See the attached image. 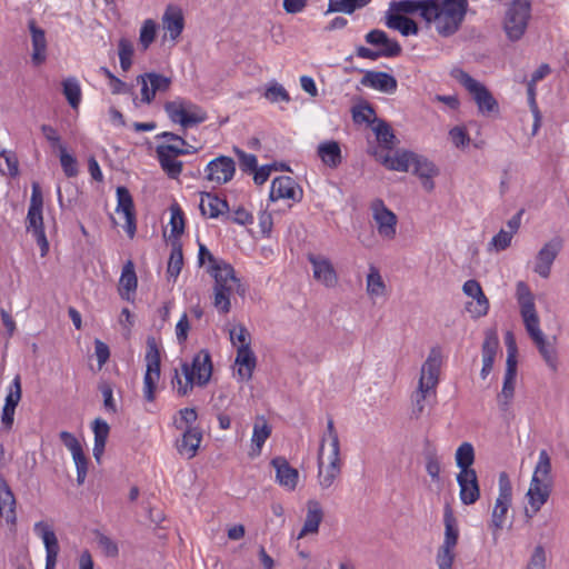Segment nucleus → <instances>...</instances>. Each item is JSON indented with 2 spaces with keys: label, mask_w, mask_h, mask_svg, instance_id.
Instances as JSON below:
<instances>
[{
  "label": "nucleus",
  "mask_w": 569,
  "mask_h": 569,
  "mask_svg": "<svg viewBox=\"0 0 569 569\" xmlns=\"http://www.w3.org/2000/svg\"><path fill=\"white\" fill-rule=\"evenodd\" d=\"M430 13L426 14L427 26L433 24L436 31L442 37L455 34L467 13V0H430Z\"/></svg>",
  "instance_id": "1"
},
{
  "label": "nucleus",
  "mask_w": 569,
  "mask_h": 569,
  "mask_svg": "<svg viewBox=\"0 0 569 569\" xmlns=\"http://www.w3.org/2000/svg\"><path fill=\"white\" fill-rule=\"evenodd\" d=\"M441 361V350L437 347L432 348L421 367L418 388L412 395V416L415 418H419L422 415L425 401L431 396L436 397Z\"/></svg>",
  "instance_id": "2"
},
{
  "label": "nucleus",
  "mask_w": 569,
  "mask_h": 569,
  "mask_svg": "<svg viewBox=\"0 0 569 569\" xmlns=\"http://www.w3.org/2000/svg\"><path fill=\"white\" fill-rule=\"evenodd\" d=\"M211 276L214 279L212 305L220 315H227L231 310V298L234 293L244 296L246 289L231 264H220Z\"/></svg>",
  "instance_id": "3"
},
{
  "label": "nucleus",
  "mask_w": 569,
  "mask_h": 569,
  "mask_svg": "<svg viewBox=\"0 0 569 569\" xmlns=\"http://www.w3.org/2000/svg\"><path fill=\"white\" fill-rule=\"evenodd\" d=\"M552 483L551 459L546 450H541L527 492L528 503L533 513L548 501Z\"/></svg>",
  "instance_id": "4"
},
{
  "label": "nucleus",
  "mask_w": 569,
  "mask_h": 569,
  "mask_svg": "<svg viewBox=\"0 0 569 569\" xmlns=\"http://www.w3.org/2000/svg\"><path fill=\"white\" fill-rule=\"evenodd\" d=\"M367 43L379 47L378 50H372L363 46L356 48V54L361 59L377 60L383 58H395L401 54L402 48L396 39H390L388 34L380 29H373L365 36Z\"/></svg>",
  "instance_id": "5"
},
{
  "label": "nucleus",
  "mask_w": 569,
  "mask_h": 569,
  "mask_svg": "<svg viewBox=\"0 0 569 569\" xmlns=\"http://www.w3.org/2000/svg\"><path fill=\"white\" fill-rule=\"evenodd\" d=\"M181 372L186 378V387L182 393H189L194 386L204 387L212 376L211 356L207 350L199 351L191 363L182 362Z\"/></svg>",
  "instance_id": "6"
},
{
  "label": "nucleus",
  "mask_w": 569,
  "mask_h": 569,
  "mask_svg": "<svg viewBox=\"0 0 569 569\" xmlns=\"http://www.w3.org/2000/svg\"><path fill=\"white\" fill-rule=\"evenodd\" d=\"M43 197L38 183L32 184V192L30 204L27 214V231L32 232L36 241L41 250V256L44 257L49 251V242L46 237L43 226Z\"/></svg>",
  "instance_id": "7"
},
{
  "label": "nucleus",
  "mask_w": 569,
  "mask_h": 569,
  "mask_svg": "<svg viewBox=\"0 0 569 569\" xmlns=\"http://www.w3.org/2000/svg\"><path fill=\"white\" fill-rule=\"evenodd\" d=\"M530 16V0H512L503 18V30L510 41H518L522 38Z\"/></svg>",
  "instance_id": "8"
},
{
  "label": "nucleus",
  "mask_w": 569,
  "mask_h": 569,
  "mask_svg": "<svg viewBox=\"0 0 569 569\" xmlns=\"http://www.w3.org/2000/svg\"><path fill=\"white\" fill-rule=\"evenodd\" d=\"M164 111L173 123H179L184 129L200 124L208 118L201 107L182 98L166 102Z\"/></svg>",
  "instance_id": "9"
},
{
  "label": "nucleus",
  "mask_w": 569,
  "mask_h": 569,
  "mask_svg": "<svg viewBox=\"0 0 569 569\" xmlns=\"http://www.w3.org/2000/svg\"><path fill=\"white\" fill-rule=\"evenodd\" d=\"M146 372L143 377V398L152 402L156 399V389L160 380V350L154 337H148L147 351L144 356Z\"/></svg>",
  "instance_id": "10"
},
{
  "label": "nucleus",
  "mask_w": 569,
  "mask_h": 569,
  "mask_svg": "<svg viewBox=\"0 0 569 569\" xmlns=\"http://www.w3.org/2000/svg\"><path fill=\"white\" fill-rule=\"evenodd\" d=\"M512 501V486L506 472L499 475V495L491 515L490 527L493 529V540L497 541L499 531L503 528L508 510Z\"/></svg>",
  "instance_id": "11"
},
{
  "label": "nucleus",
  "mask_w": 569,
  "mask_h": 569,
  "mask_svg": "<svg viewBox=\"0 0 569 569\" xmlns=\"http://www.w3.org/2000/svg\"><path fill=\"white\" fill-rule=\"evenodd\" d=\"M457 79L472 96L481 113H491L498 110V102L481 82L462 70L459 71Z\"/></svg>",
  "instance_id": "12"
},
{
  "label": "nucleus",
  "mask_w": 569,
  "mask_h": 569,
  "mask_svg": "<svg viewBox=\"0 0 569 569\" xmlns=\"http://www.w3.org/2000/svg\"><path fill=\"white\" fill-rule=\"evenodd\" d=\"M372 218L381 238L392 240L397 234V216L387 208L383 200L375 199L370 204Z\"/></svg>",
  "instance_id": "13"
},
{
  "label": "nucleus",
  "mask_w": 569,
  "mask_h": 569,
  "mask_svg": "<svg viewBox=\"0 0 569 569\" xmlns=\"http://www.w3.org/2000/svg\"><path fill=\"white\" fill-rule=\"evenodd\" d=\"M562 248L563 240L561 237L557 236L547 241L538 251L535 258L533 271L543 279L549 278L551 273V267Z\"/></svg>",
  "instance_id": "14"
},
{
  "label": "nucleus",
  "mask_w": 569,
  "mask_h": 569,
  "mask_svg": "<svg viewBox=\"0 0 569 569\" xmlns=\"http://www.w3.org/2000/svg\"><path fill=\"white\" fill-rule=\"evenodd\" d=\"M141 86V102L151 103L157 93L167 92L171 86V79L157 72H147L137 77Z\"/></svg>",
  "instance_id": "15"
},
{
  "label": "nucleus",
  "mask_w": 569,
  "mask_h": 569,
  "mask_svg": "<svg viewBox=\"0 0 569 569\" xmlns=\"http://www.w3.org/2000/svg\"><path fill=\"white\" fill-rule=\"evenodd\" d=\"M307 259L312 266V276L316 281L326 288H335L338 284L339 278L330 259L315 253H308Z\"/></svg>",
  "instance_id": "16"
},
{
  "label": "nucleus",
  "mask_w": 569,
  "mask_h": 569,
  "mask_svg": "<svg viewBox=\"0 0 569 569\" xmlns=\"http://www.w3.org/2000/svg\"><path fill=\"white\" fill-rule=\"evenodd\" d=\"M33 531L41 538L46 548V569H54L60 552V546L52 527L41 520L34 523Z\"/></svg>",
  "instance_id": "17"
},
{
  "label": "nucleus",
  "mask_w": 569,
  "mask_h": 569,
  "mask_svg": "<svg viewBox=\"0 0 569 569\" xmlns=\"http://www.w3.org/2000/svg\"><path fill=\"white\" fill-rule=\"evenodd\" d=\"M328 443L329 446V455H328V466L342 467L341 459V450H340V439L338 431L335 427V422L332 418H328L327 428L320 438V448L318 452V459H323L325 447Z\"/></svg>",
  "instance_id": "18"
},
{
  "label": "nucleus",
  "mask_w": 569,
  "mask_h": 569,
  "mask_svg": "<svg viewBox=\"0 0 569 569\" xmlns=\"http://www.w3.org/2000/svg\"><path fill=\"white\" fill-rule=\"evenodd\" d=\"M236 172L234 161L227 156H220L211 160L206 169V179L214 184H224L229 182Z\"/></svg>",
  "instance_id": "19"
},
{
  "label": "nucleus",
  "mask_w": 569,
  "mask_h": 569,
  "mask_svg": "<svg viewBox=\"0 0 569 569\" xmlns=\"http://www.w3.org/2000/svg\"><path fill=\"white\" fill-rule=\"evenodd\" d=\"M525 328L529 335V337L535 342L538 348L540 355L545 359L546 363L552 370L557 369V355L556 348L551 341H548L540 329V321L537 320L535 322H530L525 325Z\"/></svg>",
  "instance_id": "20"
},
{
  "label": "nucleus",
  "mask_w": 569,
  "mask_h": 569,
  "mask_svg": "<svg viewBox=\"0 0 569 569\" xmlns=\"http://www.w3.org/2000/svg\"><path fill=\"white\" fill-rule=\"evenodd\" d=\"M516 298L519 303L520 315L523 320V325L539 320L536 310L533 293L531 292L529 286L526 282H517Z\"/></svg>",
  "instance_id": "21"
},
{
  "label": "nucleus",
  "mask_w": 569,
  "mask_h": 569,
  "mask_svg": "<svg viewBox=\"0 0 569 569\" xmlns=\"http://www.w3.org/2000/svg\"><path fill=\"white\" fill-rule=\"evenodd\" d=\"M117 198H118L117 212L123 213L124 219H126L124 229H126L129 238L132 239L134 237L136 230H137L134 204H133L132 197L126 187H118L117 188Z\"/></svg>",
  "instance_id": "22"
},
{
  "label": "nucleus",
  "mask_w": 569,
  "mask_h": 569,
  "mask_svg": "<svg viewBox=\"0 0 569 569\" xmlns=\"http://www.w3.org/2000/svg\"><path fill=\"white\" fill-rule=\"evenodd\" d=\"M457 482L460 489L459 497L461 502L466 506L476 503L480 498V488L476 470L459 472L457 475Z\"/></svg>",
  "instance_id": "23"
},
{
  "label": "nucleus",
  "mask_w": 569,
  "mask_h": 569,
  "mask_svg": "<svg viewBox=\"0 0 569 569\" xmlns=\"http://www.w3.org/2000/svg\"><path fill=\"white\" fill-rule=\"evenodd\" d=\"M270 199L272 201L278 199L300 201L301 190L291 177H278L272 180L270 188Z\"/></svg>",
  "instance_id": "24"
},
{
  "label": "nucleus",
  "mask_w": 569,
  "mask_h": 569,
  "mask_svg": "<svg viewBox=\"0 0 569 569\" xmlns=\"http://www.w3.org/2000/svg\"><path fill=\"white\" fill-rule=\"evenodd\" d=\"M429 3L430 0L391 1L389 3L387 12L406 17H408L409 14H418L425 21L426 14L430 13V10L432 9L431 6H429Z\"/></svg>",
  "instance_id": "25"
},
{
  "label": "nucleus",
  "mask_w": 569,
  "mask_h": 569,
  "mask_svg": "<svg viewBox=\"0 0 569 569\" xmlns=\"http://www.w3.org/2000/svg\"><path fill=\"white\" fill-rule=\"evenodd\" d=\"M271 466L276 470L277 482L288 490H295L299 480L298 470L291 467L284 457L273 458Z\"/></svg>",
  "instance_id": "26"
},
{
  "label": "nucleus",
  "mask_w": 569,
  "mask_h": 569,
  "mask_svg": "<svg viewBox=\"0 0 569 569\" xmlns=\"http://www.w3.org/2000/svg\"><path fill=\"white\" fill-rule=\"evenodd\" d=\"M360 83L385 93H393L398 86L396 78L383 71H367Z\"/></svg>",
  "instance_id": "27"
},
{
  "label": "nucleus",
  "mask_w": 569,
  "mask_h": 569,
  "mask_svg": "<svg viewBox=\"0 0 569 569\" xmlns=\"http://www.w3.org/2000/svg\"><path fill=\"white\" fill-rule=\"evenodd\" d=\"M16 498L9 485L2 480L0 482V516L8 525L17 523Z\"/></svg>",
  "instance_id": "28"
},
{
  "label": "nucleus",
  "mask_w": 569,
  "mask_h": 569,
  "mask_svg": "<svg viewBox=\"0 0 569 569\" xmlns=\"http://www.w3.org/2000/svg\"><path fill=\"white\" fill-rule=\"evenodd\" d=\"M307 507V516L305 519V523L298 535V539H301L307 535L317 533L319 531V526L323 519V511L318 501L309 500Z\"/></svg>",
  "instance_id": "29"
},
{
  "label": "nucleus",
  "mask_w": 569,
  "mask_h": 569,
  "mask_svg": "<svg viewBox=\"0 0 569 569\" xmlns=\"http://www.w3.org/2000/svg\"><path fill=\"white\" fill-rule=\"evenodd\" d=\"M385 23L389 29L396 30L405 37L417 36L420 30L413 19L387 11L385 13Z\"/></svg>",
  "instance_id": "30"
},
{
  "label": "nucleus",
  "mask_w": 569,
  "mask_h": 569,
  "mask_svg": "<svg viewBox=\"0 0 569 569\" xmlns=\"http://www.w3.org/2000/svg\"><path fill=\"white\" fill-rule=\"evenodd\" d=\"M202 440V432L199 428H188L183 431L182 438L177 442V450L188 459L197 455Z\"/></svg>",
  "instance_id": "31"
},
{
  "label": "nucleus",
  "mask_w": 569,
  "mask_h": 569,
  "mask_svg": "<svg viewBox=\"0 0 569 569\" xmlns=\"http://www.w3.org/2000/svg\"><path fill=\"white\" fill-rule=\"evenodd\" d=\"M163 28L169 32L171 40H177L183 31L184 19L180 8L169 6L162 16Z\"/></svg>",
  "instance_id": "32"
},
{
  "label": "nucleus",
  "mask_w": 569,
  "mask_h": 569,
  "mask_svg": "<svg viewBox=\"0 0 569 569\" xmlns=\"http://www.w3.org/2000/svg\"><path fill=\"white\" fill-rule=\"evenodd\" d=\"M237 373L242 381H249L252 378L253 370L257 366V358L251 348L237 350L234 360Z\"/></svg>",
  "instance_id": "33"
},
{
  "label": "nucleus",
  "mask_w": 569,
  "mask_h": 569,
  "mask_svg": "<svg viewBox=\"0 0 569 569\" xmlns=\"http://www.w3.org/2000/svg\"><path fill=\"white\" fill-rule=\"evenodd\" d=\"M28 27L31 33L32 42V62L34 64H41L46 60L47 39L43 29L39 28L36 21L32 19L28 22Z\"/></svg>",
  "instance_id": "34"
},
{
  "label": "nucleus",
  "mask_w": 569,
  "mask_h": 569,
  "mask_svg": "<svg viewBox=\"0 0 569 569\" xmlns=\"http://www.w3.org/2000/svg\"><path fill=\"white\" fill-rule=\"evenodd\" d=\"M137 284L138 279L134 271V264L131 260H128L122 267L121 276L119 279L118 290L121 298L130 301L131 296L136 292Z\"/></svg>",
  "instance_id": "35"
},
{
  "label": "nucleus",
  "mask_w": 569,
  "mask_h": 569,
  "mask_svg": "<svg viewBox=\"0 0 569 569\" xmlns=\"http://www.w3.org/2000/svg\"><path fill=\"white\" fill-rule=\"evenodd\" d=\"M200 210L203 216H208L209 218H218L219 216L224 214L229 210L228 202L223 199H220L216 194H211L209 192H204L201 196L200 201Z\"/></svg>",
  "instance_id": "36"
},
{
  "label": "nucleus",
  "mask_w": 569,
  "mask_h": 569,
  "mask_svg": "<svg viewBox=\"0 0 569 569\" xmlns=\"http://www.w3.org/2000/svg\"><path fill=\"white\" fill-rule=\"evenodd\" d=\"M317 153L321 161L332 169L337 168L342 161L340 144L335 140L321 142L318 146Z\"/></svg>",
  "instance_id": "37"
},
{
  "label": "nucleus",
  "mask_w": 569,
  "mask_h": 569,
  "mask_svg": "<svg viewBox=\"0 0 569 569\" xmlns=\"http://www.w3.org/2000/svg\"><path fill=\"white\" fill-rule=\"evenodd\" d=\"M416 153L407 150H399L395 154H387L382 163L386 168L395 171L407 172L412 168Z\"/></svg>",
  "instance_id": "38"
},
{
  "label": "nucleus",
  "mask_w": 569,
  "mask_h": 569,
  "mask_svg": "<svg viewBox=\"0 0 569 569\" xmlns=\"http://www.w3.org/2000/svg\"><path fill=\"white\" fill-rule=\"evenodd\" d=\"M443 523H445V537L441 546L455 548L458 545L459 539V528L457 523V519L453 515V511L449 505L445 507L443 512Z\"/></svg>",
  "instance_id": "39"
},
{
  "label": "nucleus",
  "mask_w": 569,
  "mask_h": 569,
  "mask_svg": "<svg viewBox=\"0 0 569 569\" xmlns=\"http://www.w3.org/2000/svg\"><path fill=\"white\" fill-rule=\"evenodd\" d=\"M271 435V427L267 422V420L263 417H260L257 419V421L253 425V431H252V456H259L262 449V446L267 441V439Z\"/></svg>",
  "instance_id": "40"
},
{
  "label": "nucleus",
  "mask_w": 569,
  "mask_h": 569,
  "mask_svg": "<svg viewBox=\"0 0 569 569\" xmlns=\"http://www.w3.org/2000/svg\"><path fill=\"white\" fill-rule=\"evenodd\" d=\"M92 430L94 433L93 456L99 460L104 451L110 427L104 420L97 418L93 421Z\"/></svg>",
  "instance_id": "41"
},
{
  "label": "nucleus",
  "mask_w": 569,
  "mask_h": 569,
  "mask_svg": "<svg viewBox=\"0 0 569 569\" xmlns=\"http://www.w3.org/2000/svg\"><path fill=\"white\" fill-rule=\"evenodd\" d=\"M423 459L426 462V471L430 476V478L433 481L440 480V459L437 453L436 447L430 443L429 441H426V447L423 449Z\"/></svg>",
  "instance_id": "42"
},
{
  "label": "nucleus",
  "mask_w": 569,
  "mask_h": 569,
  "mask_svg": "<svg viewBox=\"0 0 569 569\" xmlns=\"http://www.w3.org/2000/svg\"><path fill=\"white\" fill-rule=\"evenodd\" d=\"M457 467L460 469L459 472L475 471L471 466L475 462V449L470 442H462L456 450L455 455Z\"/></svg>",
  "instance_id": "43"
},
{
  "label": "nucleus",
  "mask_w": 569,
  "mask_h": 569,
  "mask_svg": "<svg viewBox=\"0 0 569 569\" xmlns=\"http://www.w3.org/2000/svg\"><path fill=\"white\" fill-rule=\"evenodd\" d=\"M342 467L325 465L323 459H318V483L321 489H329L339 478Z\"/></svg>",
  "instance_id": "44"
},
{
  "label": "nucleus",
  "mask_w": 569,
  "mask_h": 569,
  "mask_svg": "<svg viewBox=\"0 0 569 569\" xmlns=\"http://www.w3.org/2000/svg\"><path fill=\"white\" fill-rule=\"evenodd\" d=\"M371 0H329L327 13L342 12L352 14L356 10L365 8Z\"/></svg>",
  "instance_id": "45"
},
{
  "label": "nucleus",
  "mask_w": 569,
  "mask_h": 569,
  "mask_svg": "<svg viewBox=\"0 0 569 569\" xmlns=\"http://www.w3.org/2000/svg\"><path fill=\"white\" fill-rule=\"evenodd\" d=\"M367 293L371 298L382 297L386 295V283L379 270L371 266L367 276Z\"/></svg>",
  "instance_id": "46"
},
{
  "label": "nucleus",
  "mask_w": 569,
  "mask_h": 569,
  "mask_svg": "<svg viewBox=\"0 0 569 569\" xmlns=\"http://www.w3.org/2000/svg\"><path fill=\"white\" fill-rule=\"evenodd\" d=\"M412 172L419 178L437 177L439 174L438 167L427 158L416 153Z\"/></svg>",
  "instance_id": "47"
},
{
  "label": "nucleus",
  "mask_w": 569,
  "mask_h": 569,
  "mask_svg": "<svg viewBox=\"0 0 569 569\" xmlns=\"http://www.w3.org/2000/svg\"><path fill=\"white\" fill-rule=\"evenodd\" d=\"M62 92L71 108L77 109L81 102V88L76 78H68L62 82Z\"/></svg>",
  "instance_id": "48"
},
{
  "label": "nucleus",
  "mask_w": 569,
  "mask_h": 569,
  "mask_svg": "<svg viewBox=\"0 0 569 569\" xmlns=\"http://www.w3.org/2000/svg\"><path fill=\"white\" fill-rule=\"evenodd\" d=\"M229 336L232 346L237 347V350L251 348V335L242 323L233 326L229 330Z\"/></svg>",
  "instance_id": "49"
},
{
  "label": "nucleus",
  "mask_w": 569,
  "mask_h": 569,
  "mask_svg": "<svg viewBox=\"0 0 569 569\" xmlns=\"http://www.w3.org/2000/svg\"><path fill=\"white\" fill-rule=\"evenodd\" d=\"M263 97L271 103L276 102H289L290 96L284 87L277 81H271L268 83Z\"/></svg>",
  "instance_id": "50"
},
{
  "label": "nucleus",
  "mask_w": 569,
  "mask_h": 569,
  "mask_svg": "<svg viewBox=\"0 0 569 569\" xmlns=\"http://www.w3.org/2000/svg\"><path fill=\"white\" fill-rule=\"evenodd\" d=\"M499 348V338L495 329L486 331L485 341L482 343V359L493 360Z\"/></svg>",
  "instance_id": "51"
},
{
  "label": "nucleus",
  "mask_w": 569,
  "mask_h": 569,
  "mask_svg": "<svg viewBox=\"0 0 569 569\" xmlns=\"http://www.w3.org/2000/svg\"><path fill=\"white\" fill-rule=\"evenodd\" d=\"M162 170L171 179H177L182 171V162L173 156H157Z\"/></svg>",
  "instance_id": "52"
},
{
  "label": "nucleus",
  "mask_w": 569,
  "mask_h": 569,
  "mask_svg": "<svg viewBox=\"0 0 569 569\" xmlns=\"http://www.w3.org/2000/svg\"><path fill=\"white\" fill-rule=\"evenodd\" d=\"M157 34V23L152 19H147L141 29L139 36V43L143 50H147L150 44L154 41Z\"/></svg>",
  "instance_id": "53"
},
{
  "label": "nucleus",
  "mask_w": 569,
  "mask_h": 569,
  "mask_svg": "<svg viewBox=\"0 0 569 569\" xmlns=\"http://www.w3.org/2000/svg\"><path fill=\"white\" fill-rule=\"evenodd\" d=\"M120 67L128 71L132 64L133 46L130 40L121 38L118 43Z\"/></svg>",
  "instance_id": "54"
},
{
  "label": "nucleus",
  "mask_w": 569,
  "mask_h": 569,
  "mask_svg": "<svg viewBox=\"0 0 569 569\" xmlns=\"http://www.w3.org/2000/svg\"><path fill=\"white\" fill-rule=\"evenodd\" d=\"M170 212H171V218H170L171 233L174 237H179L184 231L183 211L181 210V208L178 203H173L170 207Z\"/></svg>",
  "instance_id": "55"
},
{
  "label": "nucleus",
  "mask_w": 569,
  "mask_h": 569,
  "mask_svg": "<svg viewBox=\"0 0 569 569\" xmlns=\"http://www.w3.org/2000/svg\"><path fill=\"white\" fill-rule=\"evenodd\" d=\"M456 549L440 546L436 555L438 569H452L456 559Z\"/></svg>",
  "instance_id": "56"
},
{
  "label": "nucleus",
  "mask_w": 569,
  "mask_h": 569,
  "mask_svg": "<svg viewBox=\"0 0 569 569\" xmlns=\"http://www.w3.org/2000/svg\"><path fill=\"white\" fill-rule=\"evenodd\" d=\"M183 266V254L180 247H173L168 261L167 273L171 278H177Z\"/></svg>",
  "instance_id": "57"
},
{
  "label": "nucleus",
  "mask_w": 569,
  "mask_h": 569,
  "mask_svg": "<svg viewBox=\"0 0 569 569\" xmlns=\"http://www.w3.org/2000/svg\"><path fill=\"white\" fill-rule=\"evenodd\" d=\"M179 419L173 421L174 427L179 430H186L188 428H193L192 425L196 422L198 418V413L194 408H183L179 410Z\"/></svg>",
  "instance_id": "58"
},
{
  "label": "nucleus",
  "mask_w": 569,
  "mask_h": 569,
  "mask_svg": "<svg viewBox=\"0 0 569 569\" xmlns=\"http://www.w3.org/2000/svg\"><path fill=\"white\" fill-rule=\"evenodd\" d=\"M71 455L77 468V482L78 485H82L87 477L89 460L86 457L82 448L79 450H74V452H72Z\"/></svg>",
  "instance_id": "59"
},
{
  "label": "nucleus",
  "mask_w": 569,
  "mask_h": 569,
  "mask_svg": "<svg viewBox=\"0 0 569 569\" xmlns=\"http://www.w3.org/2000/svg\"><path fill=\"white\" fill-rule=\"evenodd\" d=\"M71 455L77 468V482L78 485H82L87 477L89 460L86 457L82 448L79 450H74V452H72Z\"/></svg>",
  "instance_id": "60"
},
{
  "label": "nucleus",
  "mask_w": 569,
  "mask_h": 569,
  "mask_svg": "<svg viewBox=\"0 0 569 569\" xmlns=\"http://www.w3.org/2000/svg\"><path fill=\"white\" fill-rule=\"evenodd\" d=\"M60 163L67 177L71 178L78 174V163L73 156L66 151L63 146H59Z\"/></svg>",
  "instance_id": "61"
},
{
  "label": "nucleus",
  "mask_w": 569,
  "mask_h": 569,
  "mask_svg": "<svg viewBox=\"0 0 569 569\" xmlns=\"http://www.w3.org/2000/svg\"><path fill=\"white\" fill-rule=\"evenodd\" d=\"M516 381H503L501 392L498 395V405L500 410L507 411L511 405L515 395Z\"/></svg>",
  "instance_id": "62"
},
{
  "label": "nucleus",
  "mask_w": 569,
  "mask_h": 569,
  "mask_svg": "<svg viewBox=\"0 0 569 569\" xmlns=\"http://www.w3.org/2000/svg\"><path fill=\"white\" fill-rule=\"evenodd\" d=\"M21 395H22L21 379H20V376L18 375L14 377V379L12 380V382L9 387V391L6 397L4 406L12 407L16 409L21 400Z\"/></svg>",
  "instance_id": "63"
},
{
  "label": "nucleus",
  "mask_w": 569,
  "mask_h": 569,
  "mask_svg": "<svg viewBox=\"0 0 569 569\" xmlns=\"http://www.w3.org/2000/svg\"><path fill=\"white\" fill-rule=\"evenodd\" d=\"M467 310L475 317L486 316L489 310V300L486 295L482 292V297L476 296L473 301L468 302Z\"/></svg>",
  "instance_id": "64"
}]
</instances>
